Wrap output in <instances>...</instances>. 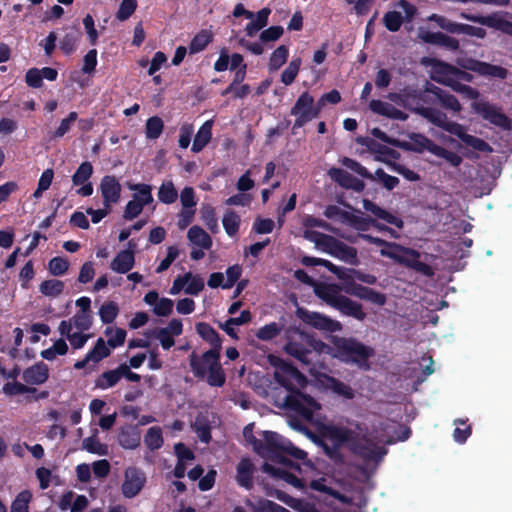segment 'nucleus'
<instances>
[{
  "label": "nucleus",
  "mask_w": 512,
  "mask_h": 512,
  "mask_svg": "<svg viewBox=\"0 0 512 512\" xmlns=\"http://www.w3.org/2000/svg\"><path fill=\"white\" fill-rule=\"evenodd\" d=\"M118 313V305L113 301L104 303L99 309V316L104 324L112 323L116 319Z\"/></svg>",
  "instance_id": "52"
},
{
  "label": "nucleus",
  "mask_w": 512,
  "mask_h": 512,
  "mask_svg": "<svg viewBox=\"0 0 512 512\" xmlns=\"http://www.w3.org/2000/svg\"><path fill=\"white\" fill-rule=\"evenodd\" d=\"M262 470L273 476L274 478L280 479L285 481L288 484H291L292 486L296 488H302L304 486L302 479L297 477L295 474L283 469V468H277L273 465L265 462L262 465Z\"/></svg>",
  "instance_id": "26"
},
{
  "label": "nucleus",
  "mask_w": 512,
  "mask_h": 512,
  "mask_svg": "<svg viewBox=\"0 0 512 512\" xmlns=\"http://www.w3.org/2000/svg\"><path fill=\"white\" fill-rule=\"evenodd\" d=\"M201 219L211 232L217 231L218 220L215 215V209L212 206L207 205L201 209Z\"/></svg>",
  "instance_id": "60"
},
{
  "label": "nucleus",
  "mask_w": 512,
  "mask_h": 512,
  "mask_svg": "<svg viewBox=\"0 0 512 512\" xmlns=\"http://www.w3.org/2000/svg\"><path fill=\"white\" fill-rule=\"evenodd\" d=\"M240 223L241 218L235 211H226L222 219V224L228 236L233 237L238 233Z\"/></svg>",
  "instance_id": "40"
},
{
  "label": "nucleus",
  "mask_w": 512,
  "mask_h": 512,
  "mask_svg": "<svg viewBox=\"0 0 512 512\" xmlns=\"http://www.w3.org/2000/svg\"><path fill=\"white\" fill-rule=\"evenodd\" d=\"M74 327H76L79 331H88L93 323L92 313H84V312H76V314L71 318Z\"/></svg>",
  "instance_id": "62"
},
{
  "label": "nucleus",
  "mask_w": 512,
  "mask_h": 512,
  "mask_svg": "<svg viewBox=\"0 0 512 512\" xmlns=\"http://www.w3.org/2000/svg\"><path fill=\"white\" fill-rule=\"evenodd\" d=\"M285 351L293 356L294 358H296L297 360H299L300 362L304 363V364H309L310 363V359H309V354H310V350L306 349L303 345L297 343V342H288L285 346Z\"/></svg>",
  "instance_id": "46"
},
{
  "label": "nucleus",
  "mask_w": 512,
  "mask_h": 512,
  "mask_svg": "<svg viewBox=\"0 0 512 512\" xmlns=\"http://www.w3.org/2000/svg\"><path fill=\"white\" fill-rule=\"evenodd\" d=\"M100 192L105 208L119 202L121 197V184L114 175H105L100 182Z\"/></svg>",
  "instance_id": "16"
},
{
  "label": "nucleus",
  "mask_w": 512,
  "mask_h": 512,
  "mask_svg": "<svg viewBox=\"0 0 512 512\" xmlns=\"http://www.w3.org/2000/svg\"><path fill=\"white\" fill-rule=\"evenodd\" d=\"M305 238L315 242L322 251L351 265L358 263L356 248L345 244L339 239L317 231H305Z\"/></svg>",
  "instance_id": "7"
},
{
  "label": "nucleus",
  "mask_w": 512,
  "mask_h": 512,
  "mask_svg": "<svg viewBox=\"0 0 512 512\" xmlns=\"http://www.w3.org/2000/svg\"><path fill=\"white\" fill-rule=\"evenodd\" d=\"M430 20L434 21L441 29L449 33L461 34V28L463 23L451 21L450 19L437 14H433L430 17Z\"/></svg>",
  "instance_id": "50"
},
{
  "label": "nucleus",
  "mask_w": 512,
  "mask_h": 512,
  "mask_svg": "<svg viewBox=\"0 0 512 512\" xmlns=\"http://www.w3.org/2000/svg\"><path fill=\"white\" fill-rule=\"evenodd\" d=\"M475 111L485 121L503 130L512 129V120L502 112L501 108L489 103L480 102L475 105Z\"/></svg>",
  "instance_id": "14"
},
{
  "label": "nucleus",
  "mask_w": 512,
  "mask_h": 512,
  "mask_svg": "<svg viewBox=\"0 0 512 512\" xmlns=\"http://www.w3.org/2000/svg\"><path fill=\"white\" fill-rule=\"evenodd\" d=\"M270 362L275 367V381L289 391L285 398V407L304 419L311 420L314 412L320 409V404L310 395L300 392L299 388L305 387L308 382L305 375L290 362L279 357H271Z\"/></svg>",
  "instance_id": "3"
},
{
  "label": "nucleus",
  "mask_w": 512,
  "mask_h": 512,
  "mask_svg": "<svg viewBox=\"0 0 512 512\" xmlns=\"http://www.w3.org/2000/svg\"><path fill=\"white\" fill-rule=\"evenodd\" d=\"M117 442L125 450H135L141 443V431L138 425L126 424L119 428Z\"/></svg>",
  "instance_id": "17"
},
{
  "label": "nucleus",
  "mask_w": 512,
  "mask_h": 512,
  "mask_svg": "<svg viewBox=\"0 0 512 512\" xmlns=\"http://www.w3.org/2000/svg\"><path fill=\"white\" fill-rule=\"evenodd\" d=\"M137 8V0H122L120 6L116 12V18L119 21H125L129 19Z\"/></svg>",
  "instance_id": "61"
},
{
  "label": "nucleus",
  "mask_w": 512,
  "mask_h": 512,
  "mask_svg": "<svg viewBox=\"0 0 512 512\" xmlns=\"http://www.w3.org/2000/svg\"><path fill=\"white\" fill-rule=\"evenodd\" d=\"M146 482L145 474L136 467H129L125 471V479L121 486L125 498L131 499L140 493Z\"/></svg>",
  "instance_id": "15"
},
{
  "label": "nucleus",
  "mask_w": 512,
  "mask_h": 512,
  "mask_svg": "<svg viewBox=\"0 0 512 512\" xmlns=\"http://www.w3.org/2000/svg\"><path fill=\"white\" fill-rule=\"evenodd\" d=\"M369 109L378 115L389 119L405 121L408 115L388 102L373 99L369 103Z\"/></svg>",
  "instance_id": "22"
},
{
  "label": "nucleus",
  "mask_w": 512,
  "mask_h": 512,
  "mask_svg": "<svg viewBox=\"0 0 512 512\" xmlns=\"http://www.w3.org/2000/svg\"><path fill=\"white\" fill-rule=\"evenodd\" d=\"M197 334L208 344L211 345L209 350H215L221 353L222 350V337L220 334L208 323L198 322L195 326Z\"/></svg>",
  "instance_id": "24"
},
{
  "label": "nucleus",
  "mask_w": 512,
  "mask_h": 512,
  "mask_svg": "<svg viewBox=\"0 0 512 512\" xmlns=\"http://www.w3.org/2000/svg\"><path fill=\"white\" fill-rule=\"evenodd\" d=\"M49 272L53 276H62L69 269V262L63 257H53L48 263Z\"/></svg>",
  "instance_id": "59"
},
{
  "label": "nucleus",
  "mask_w": 512,
  "mask_h": 512,
  "mask_svg": "<svg viewBox=\"0 0 512 512\" xmlns=\"http://www.w3.org/2000/svg\"><path fill=\"white\" fill-rule=\"evenodd\" d=\"M380 255L390 258L396 263L416 271L427 277L434 275L433 268L420 260V253L412 248L404 247L398 243L392 245V250H380Z\"/></svg>",
  "instance_id": "10"
},
{
  "label": "nucleus",
  "mask_w": 512,
  "mask_h": 512,
  "mask_svg": "<svg viewBox=\"0 0 512 512\" xmlns=\"http://www.w3.org/2000/svg\"><path fill=\"white\" fill-rule=\"evenodd\" d=\"M31 499L32 493L29 490L21 491L11 504V512H29V502Z\"/></svg>",
  "instance_id": "51"
},
{
  "label": "nucleus",
  "mask_w": 512,
  "mask_h": 512,
  "mask_svg": "<svg viewBox=\"0 0 512 512\" xmlns=\"http://www.w3.org/2000/svg\"><path fill=\"white\" fill-rule=\"evenodd\" d=\"M289 57V49L285 45H280L271 54L268 63L269 71H276L280 69Z\"/></svg>",
  "instance_id": "38"
},
{
  "label": "nucleus",
  "mask_w": 512,
  "mask_h": 512,
  "mask_svg": "<svg viewBox=\"0 0 512 512\" xmlns=\"http://www.w3.org/2000/svg\"><path fill=\"white\" fill-rule=\"evenodd\" d=\"M254 472L255 466L251 459L247 457L242 458L236 466L235 480L237 484L246 490H251L254 484Z\"/></svg>",
  "instance_id": "20"
},
{
  "label": "nucleus",
  "mask_w": 512,
  "mask_h": 512,
  "mask_svg": "<svg viewBox=\"0 0 512 512\" xmlns=\"http://www.w3.org/2000/svg\"><path fill=\"white\" fill-rule=\"evenodd\" d=\"M383 24L385 28L390 32H397L400 30L404 19L398 11H388L383 16Z\"/></svg>",
  "instance_id": "48"
},
{
  "label": "nucleus",
  "mask_w": 512,
  "mask_h": 512,
  "mask_svg": "<svg viewBox=\"0 0 512 512\" xmlns=\"http://www.w3.org/2000/svg\"><path fill=\"white\" fill-rule=\"evenodd\" d=\"M83 447L90 453L105 455L107 446L102 444L96 437L90 436L83 440Z\"/></svg>",
  "instance_id": "64"
},
{
  "label": "nucleus",
  "mask_w": 512,
  "mask_h": 512,
  "mask_svg": "<svg viewBox=\"0 0 512 512\" xmlns=\"http://www.w3.org/2000/svg\"><path fill=\"white\" fill-rule=\"evenodd\" d=\"M314 291L319 299L342 315L358 321L366 319L367 314L363 310L362 304L343 295L340 285L323 283L317 285Z\"/></svg>",
  "instance_id": "6"
},
{
  "label": "nucleus",
  "mask_w": 512,
  "mask_h": 512,
  "mask_svg": "<svg viewBox=\"0 0 512 512\" xmlns=\"http://www.w3.org/2000/svg\"><path fill=\"white\" fill-rule=\"evenodd\" d=\"M301 263L307 267L323 266L327 268L331 273L337 276L341 267L334 265L332 262L322 258H316L311 256H304Z\"/></svg>",
  "instance_id": "53"
},
{
  "label": "nucleus",
  "mask_w": 512,
  "mask_h": 512,
  "mask_svg": "<svg viewBox=\"0 0 512 512\" xmlns=\"http://www.w3.org/2000/svg\"><path fill=\"white\" fill-rule=\"evenodd\" d=\"M343 219L357 231L364 232L372 226L373 218L357 216L349 212H343Z\"/></svg>",
  "instance_id": "41"
},
{
  "label": "nucleus",
  "mask_w": 512,
  "mask_h": 512,
  "mask_svg": "<svg viewBox=\"0 0 512 512\" xmlns=\"http://www.w3.org/2000/svg\"><path fill=\"white\" fill-rule=\"evenodd\" d=\"M93 174V166L90 162L85 161L80 164L76 172L72 176V182L75 186H80L87 182Z\"/></svg>",
  "instance_id": "49"
},
{
  "label": "nucleus",
  "mask_w": 512,
  "mask_h": 512,
  "mask_svg": "<svg viewBox=\"0 0 512 512\" xmlns=\"http://www.w3.org/2000/svg\"><path fill=\"white\" fill-rule=\"evenodd\" d=\"M419 37L425 43L444 47L450 51H456L459 49V41L442 32L422 31L420 32Z\"/></svg>",
  "instance_id": "21"
},
{
  "label": "nucleus",
  "mask_w": 512,
  "mask_h": 512,
  "mask_svg": "<svg viewBox=\"0 0 512 512\" xmlns=\"http://www.w3.org/2000/svg\"><path fill=\"white\" fill-rule=\"evenodd\" d=\"M245 504L251 512H291L276 502L263 498L257 501L247 499Z\"/></svg>",
  "instance_id": "27"
},
{
  "label": "nucleus",
  "mask_w": 512,
  "mask_h": 512,
  "mask_svg": "<svg viewBox=\"0 0 512 512\" xmlns=\"http://www.w3.org/2000/svg\"><path fill=\"white\" fill-rule=\"evenodd\" d=\"M507 12H493L489 15L462 14L468 21L484 25L488 28L500 31L503 34L512 36V21L508 19Z\"/></svg>",
  "instance_id": "13"
},
{
  "label": "nucleus",
  "mask_w": 512,
  "mask_h": 512,
  "mask_svg": "<svg viewBox=\"0 0 512 512\" xmlns=\"http://www.w3.org/2000/svg\"><path fill=\"white\" fill-rule=\"evenodd\" d=\"M296 315L304 324L322 332L334 333L341 331L343 328L338 320L320 312L297 308Z\"/></svg>",
  "instance_id": "12"
},
{
  "label": "nucleus",
  "mask_w": 512,
  "mask_h": 512,
  "mask_svg": "<svg viewBox=\"0 0 512 512\" xmlns=\"http://www.w3.org/2000/svg\"><path fill=\"white\" fill-rule=\"evenodd\" d=\"M290 115L295 117L292 126L293 135L297 134L298 129L317 118V110L313 109V96L308 91L299 95L290 110Z\"/></svg>",
  "instance_id": "11"
},
{
  "label": "nucleus",
  "mask_w": 512,
  "mask_h": 512,
  "mask_svg": "<svg viewBox=\"0 0 512 512\" xmlns=\"http://www.w3.org/2000/svg\"><path fill=\"white\" fill-rule=\"evenodd\" d=\"M144 443L151 451L160 449L164 443L161 428L158 426L150 427L144 436Z\"/></svg>",
  "instance_id": "37"
},
{
  "label": "nucleus",
  "mask_w": 512,
  "mask_h": 512,
  "mask_svg": "<svg viewBox=\"0 0 512 512\" xmlns=\"http://www.w3.org/2000/svg\"><path fill=\"white\" fill-rule=\"evenodd\" d=\"M460 65L464 70L456 67L454 78L456 84L471 83L473 81V75L467 72L466 70L475 72L483 77H491L498 79H505L508 75L507 69L502 66L494 65L488 62H483L473 58L465 59Z\"/></svg>",
  "instance_id": "9"
},
{
  "label": "nucleus",
  "mask_w": 512,
  "mask_h": 512,
  "mask_svg": "<svg viewBox=\"0 0 512 512\" xmlns=\"http://www.w3.org/2000/svg\"><path fill=\"white\" fill-rule=\"evenodd\" d=\"M212 121L208 120L203 123L194 137L191 150L198 153L210 142L212 138Z\"/></svg>",
  "instance_id": "28"
},
{
  "label": "nucleus",
  "mask_w": 512,
  "mask_h": 512,
  "mask_svg": "<svg viewBox=\"0 0 512 512\" xmlns=\"http://www.w3.org/2000/svg\"><path fill=\"white\" fill-rule=\"evenodd\" d=\"M329 175L336 183L345 189H351L355 192H362L365 188V184L362 180L341 168L330 169Z\"/></svg>",
  "instance_id": "19"
},
{
  "label": "nucleus",
  "mask_w": 512,
  "mask_h": 512,
  "mask_svg": "<svg viewBox=\"0 0 512 512\" xmlns=\"http://www.w3.org/2000/svg\"><path fill=\"white\" fill-rule=\"evenodd\" d=\"M164 123L158 116L150 117L146 122V137L148 139H157L162 134Z\"/></svg>",
  "instance_id": "56"
},
{
  "label": "nucleus",
  "mask_w": 512,
  "mask_h": 512,
  "mask_svg": "<svg viewBox=\"0 0 512 512\" xmlns=\"http://www.w3.org/2000/svg\"><path fill=\"white\" fill-rule=\"evenodd\" d=\"M327 387L333 393L345 399L351 400L355 397L353 388L335 377L327 378Z\"/></svg>",
  "instance_id": "36"
},
{
  "label": "nucleus",
  "mask_w": 512,
  "mask_h": 512,
  "mask_svg": "<svg viewBox=\"0 0 512 512\" xmlns=\"http://www.w3.org/2000/svg\"><path fill=\"white\" fill-rule=\"evenodd\" d=\"M221 353L207 350L202 355L193 351L189 355V366L194 377L206 379L211 387H223L226 383V374L220 362Z\"/></svg>",
  "instance_id": "4"
},
{
  "label": "nucleus",
  "mask_w": 512,
  "mask_h": 512,
  "mask_svg": "<svg viewBox=\"0 0 512 512\" xmlns=\"http://www.w3.org/2000/svg\"><path fill=\"white\" fill-rule=\"evenodd\" d=\"M2 391L8 396H15L18 394L35 393L37 389L15 381L5 383Z\"/></svg>",
  "instance_id": "57"
},
{
  "label": "nucleus",
  "mask_w": 512,
  "mask_h": 512,
  "mask_svg": "<svg viewBox=\"0 0 512 512\" xmlns=\"http://www.w3.org/2000/svg\"><path fill=\"white\" fill-rule=\"evenodd\" d=\"M333 357L340 362L356 365L358 368L367 370L370 368L369 359L374 356L375 351L371 346L365 345L354 337L332 338Z\"/></svg>",
  "instance_id": "5"
},
{
  "label": "nucleus",
  "mask_w": 512,
  "mask_h": 512,
  "mask_svg": "<svg viewBox=\"0 0 512 512\" xmlns=\"http://www.w3.org/2000/svg\"><path fill=\"white\" fill-rule=\"evenodd\" d=\"M411 140L415 147L413 148L416 152H422L424 150L432 153L434 155L435 149L438 148V144H436L433 140L429 139L423 134H413L411 136Z\"/></svg>",
  "instance_id": "45"
},
{
  "label": "nucleus",
  "mask_w": 512,
  "mask_h": 512,
  "mask_svg": "<svg viewBox=\"0 0 512 512\" xmlns=\"http://www.w3.org/2000/svg\"><path fill=\"white\" fill-rule=\"evenodd\" d=\"M261 435L263 438L261 439L262 449L256 452L259 456L280 463L288 468L300 470L299 464L284 456L287 439L273 431H262Z\"/></svg>",
  "instance_id": "8"
},
{
  "label": "nucleus",
  "mask_w": 512,
  "mask_h": 512,
  "mask_svg": "<svg viewBox=\"0 0 512 512\" xmlns=\"http://www.w3.org/2000/svg\"><path fill=\"white\" fill-rule=\"evenodd\" d=\"M187 237L191 243L203 249H210L212 246V239L210 235L200 226H192L188 230Z\"/></svg>",
  "instance_id": "31"
},
{
  "label": "nucleus",
  "mask_w": 512,
  "mask_h": 512,
  "mask_svg": "<svg viewBox=\"0 0 512 512\" xmlns=\"http://www.w3.org/2000/svg\"><path fill=\"white\" fill-rule=\"evenodd\" d=\"M283 327L276 322H271L258 329L256 337L262 341H270L280 335Z\"/></svg>",
  "instance_id": "47"
},
{
  "label": "nucleus",
  "mask_w": 512,
  "mask_h": 512,
  "mask_svg": "<svg viewBox=\"0 0 512 512\" xmlns=\"http://www.w3.org/2000/svg\"><path fill=\"white\" fill-rule=\"evenodd\" d=\"M350 427L330 425L325 429V440L320 441L324 454L336 465L345 463L341 448L346 445L349 451L361 459L366 466L376 469L388 454L387 445L406 441L411 429L403 424L379 421L369 430L365 423L349 422Z\"/></svg>",
  "instance_id": "1"
},
{
  "label": "nucleus",
  "mask_w": 512,
  "mask_h": 512,
  "mask_svg": "<svg viewBox=\"0 0 512 512\" xmlns=\"http://www.w3.org/2000/svg\"><path fill=\"white\" fill-rule=\"evenodd\" d=\"M213 41V33L203 29L198 32L189 44L190 54H196L203 51Z\"/></svg>",
  "instance_id": "33"
},
{
  "label": "nucleus",
  "mask_w": 512,
  "mask_h": 512,
  "mask_svg": "<svg viewBox=\"0 0 512 512\" xmlns=\"http://www.w3.org/2000/svg\"><path fill=\"white\" fill-rule=\"evenodd\" d=\"M357 142L367 147L368 150L373 153L384 155L394 159L398 158L399 156V153L396 150L391 149L385 145H382L369 137H359L357 139Z\"/></svg>",
  "instance_id": "30"
},
{
  "label": "nucleus",
  "mask_w": 512,
  "mask_h": 512,
  "mask_svg": "<svg viewBox=\"0 0 512 512\" xmlns=\"http://www.w3.org/2000/svg\"><path fill=\"white\" fill-rule=\"evenodd\" d=\"M105 336L108 337L107 345L112 348H118L125 343L127 332L123 328H114L107 326L104 330Z\"/></svg>",
  "instance_id": "39"
},
{
  "label": "nucleus",
  "mask_w": 512,
  "mask_h": 512,
  "mask_svg": "<svg viewBox=\"0 0 512 512\" xmlns=\"http://www.w3.org/2000/svg\"><path fill=\"white\" fill-rule=\"evenodd\" d=\"M121 380L119 366L115 369L104 371L95 380V388L102 390L114 387Z\"/></svg>",
  "instance_id": "32"
},
{
  "label": "nucleus",
  "mask_w": 512,
  "mask_h": 512,
  "mask_svg": "<svg viewBox=\"0 0 512 512\" xmlns=\"http://www.w3.org/2000/svg\"><path fill=\"white\" fill-rule=\"evenodd\" d=\"M435 150H436L434 153L435 156L445 159L453 167L460 166L463 161V159L460 155H458L457 153L452 152L450 150H447L446 148H444L440 145Z\"/></svg>",
  "instance_id": "63"
},
{
  "label": "nucleus",
  "mask_w": 512,
  "mask_h": 512,
  "mask_svg": "<svg viewBox=\"0 0 512 512\" xmlns=\"http://www.w3.org/2000/svg\"><path fill=\"white\" fill-rule=\"evenodd\" d=\"M110 354V347L107 345V342H105L104 339L101 337H99L96 340L93 348L87 353L92 362L95 363H98L101 360L107 358L108 356H110Z\"/></svg>",
  "instance_id": "42"
},
{
  "label": "nucleus",
  "mask_w": 512,
  "mask_h": 512,
  "mask_svg": "<svg viewBox=\"0 0 512 512\" xmlns=\"http://www.w3.org/2000/svg\"><path fill=\"white\" fill-rule=\"evenodd\" d=\"M271 10L267 7L262 8L256 14V19L249 22L245 27L247 36L253 37L258 31L264 28L268 23V17Z\"/></svg>",
  "instance_id": "34"
},
{
  "label": "nucleus",
  "mask_w": 512,
  "mask_h": 512,
  "mask_svg": "<svg viewBox=\"0 0 512 512\" xmlns=\"http://www.w3.org/2000/svg\"><path fill=\"white\" fill-rule=\"evenodd\" d=\"M301 63H302V60L300 57L293 58L290 61L288 66L283 70V72L281 74V82L283 84L288 86V85H291L295 81V79L299 73Z\"/></svg>",
  "instance_id": "44"
},
{
  "label": "nucleus",
  "mask_w": 512,
  "mask_h": 512,
  "mask_svg": "<svg viewBox=\"0 0 512 512\" xmlns=\"http://www.w3.org/2000/svg\"><path fill=\"white\" fill-rule=\"evenodd\" d=\"M158 200L163 204H173L178 199V191L172 180L163 181L158 189Z\"/></svg>",
  "instance_id": "35"
},
{
  "label": "nucleus",
  "mask_w": 512,
  "mask_h": 512,
  "mask_svg": "<svg viewBox=\"0 0 512 512\" xmlns=\"http://www.w3.org/2000/svg\"><path fill=\"white\" fill-rule=\"evenodd\" d=\"M64 287L65 285L63 281L57 279H49L43 281L40 284L39 290L45 296L57 297L62 294Z\"/></svg>",
  "instance_id": "43"
},
{
  "label": "nucleus",
  "mask_w": 512,
  "mask_h": 512,
  "mask_svg": "<svg viewBox=\"0 0 512 512\" xmlns=\"http://www.w3.org/2000/svg\"><path fill=\"white\" fill-rule=\"evenodd\" d=\"M135 257L131 249L122 250L114 257L110 268L120 274L128 273L134 266Z\"/></svg>",
  "instance_id": "25"
},
{
  "label": "nucleus",
  "mask_w": 512,
  "mask_h": 512,
  "mask_svg": "<svg viewBox=\"0 0 512 512\" xmlns=\"http://www.w3.org/2000/svg\"><path fill=\"white\" fill-rule=\"evenodd\" d=\"M455 70L456 66L449 64L447 62L436 60L435 63L433 64L431 78L435 82L453 89V87L456 85L454 79Z\"/></svg>",
  "instance_id": "18"
},
{
  "label": "nucleus",
  "mask_w": 512,
  "mask_h": 512,
  "mask_svg": "<svg viewBox=\"0 0 512 512\" xmlns=\"http://www.w3.org/2000/svg\"><path fill=\"white\" fill-rule=\"evenodd\" d=\"M22 378L29 385H41L49 378V368L44 362H38L22 373Z\"/></svg>",
  "instance_id": "23"
},
{
  "label": "nucleus",
  "mask_w": 512,
  "mask_h": 512,
  "mask_svg": "<svg viewBox=\"0 0 512 512\" xmlns=\"http://www.w3.org/2000/svg\"><path fill=\"white\" fill-rule=\"evenodd\" d=\"M301 263L307 267L323 266L327 268L331 273L337 276L341 267L334 265L332 262L322 258H316L311 256H304Z\"/></svg>",
  "instance_id": "54"
},
{
  "label": "nucleus",
  "mask_w": 512,
  "mask_h": 512,
  "mask_svg": "<svg viewBox=\"0 0 512 512\" xmlns=\"http://www.w3.org/2000/svg\"><path fill=\"white\" fill-rule=\"evenodd\" d=\"M150 337L159 340L164 350H169L175 345L174 336L170 334L167 329L156 328L149 334Z\"/></svg>",
  "instance_id": "58"
},
{
  "label": "nucleus",
  "mask_w": 512,
  "mask_h": 512,
  "mask_svg": "<svg viewBox=\"0 0 512 512\" xmlns=\"http://www.w3.org/2000/svg\"><path fill=\"white\" fill-rule=\"evenodd\" d=\"M128 188L135 192L132 199L141 203L143 206H148L153 202L151 185L146 183H128Z\"/></svg>",
  "instance_id": "29"
},
{
  "label": "nucleus",
  "mask_w": 512,
  "mask_h": 512,
  "mask_svg": "<svg viewBox=\"0 0 512 512\" xmlns=\"http://www.w3.org/2000/svg\"><path fill=\"white\" fill-rule=\"evenodd\" d=\"M78 114L75 111H72L68 114V116L61 120L60 125L53 131L51 138L59 139L62 138L66 133H68L71 129L73 123L77 120Z\"/></svg>",
  "instance_id": "55"
},
{
  "label": "nucleus",
  "mask_w": 512,
  "mask_h": 512,
  "mask_svg": "<svg viewBox=\"0 0 512 512\" xmlns=\"http://www.w3.org/2000/svg\"><path fill=\"white\" fill-rule=\"evenodd\" d=\"M402 104L423 117L434 126L457 136L465 145L476 151L490 153L492 147L483 139L466 133L465 127L457 122L448 120L446 113L427 105H440L443 109L458 114L462 105L458 99L448 91L426 81L423 89L415 86H405L399 93Z\"/></svg>",
  "instance_id": "2"
}]
</instances>
